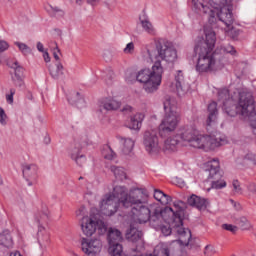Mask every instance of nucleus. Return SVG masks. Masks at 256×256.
I'll use <instances>...</instances> for the list:
<instances>
[{
  "mask_svg": "<svg viewBox=\"0 0 256 256\" xmlns=\"http://www.w3.org/2000/svg\"><path fill=\"white\" fill-rule=\"evenodd\" d=\"M242 163L244 165H249L252 163V165H256V155L253 152H248L246 155L242 158Z\"/></svg>",
  "mask_w": 256,
  "mask_h": 256,
  "instance_id": "obj_43",
  "label": "nucleus"
},
{
  "mask_svg": "<svg viewBox=\"0 0 256 256\" xmlns=\"http://www.w3.org/2000/svg\"><path fill=\"white\" fill-rule=\"evenodd\" d=\"M82 251L85 255L88 256H97L98 253H101L103 248V243L99 239H86L82 238L81 241Z\"/></svg>",
  "mask_w": 256,
  "mask_h": 256,
  "instance_id": "obj_15",
  "label": "nucleus"
},
{
  "mask_svg": "<svg viewBox=\"0 0 256 256\" xmlns=\"http://www.w3.org/2000/svg\"><path fill=\"white\" fill-rule=\"evenodd\" d=\"M204 14L207 15L208 19L207 24L204 26V33L206 28L209 31H214L213 29H217V27H219V22H221V20H219V11L210 8L207 13Z\"/></svg>",
  "mask_w": 256,
  "mask_h": 256,
  "instance_id": "obj_16",
  "label": "nucleus"
},
{
  "mask_svg": "<svg viewBox=\"0 0 256 256\" xmlns=\"http://www.w3.org/2000/svg\"><path fill=\"white\" fill-rule=\"evenodd\" d=\"M121 107V102L115 100V98H104L100 102V110L105 111H117Z\"/></svg>",
  "mask_w": 256,
  "mask_h": 256,
  "instance_id": "obj_19",
  "label": "nucleus"
},
{
  "mask_svg": "<svg viewBox=\"0 0 256 256\" xmlns=\"http://www.w3.org/2000/svg\"><path fill=\"white\" fill-rule=\"evenodd\" d=\"M118 139H120V141L123 143L122 152L124 155H129V153L133 151V147H135V141H133L131 138H123L121 136H118Z\"/></svg>",
  "mask_w": 256,
  "mask_h": 256,
  "instance_id": "obj_35",
  "label": "nucleus"
},
{
  "mask_svg": "<svg viewBox=\"0 0 256 256\" xmlns=\"http://www.w3.org/2000/svg\"><path fill=\"white\" fill-rule=\"evenodd\" d=\"M147 53L151 62L158 64V67H163L161 61H166V63L177 61V50L171 42L165 39L155 41L154 46L147 49Z\"/></svg>",
  "mask_w": 256,
  "mask_h": 256,
  "instance_id": "obj_5",
  "label": "nucleus"
},
{
  "mask_svg": "<svg viewBox=\"0 0 256 256\" xmlns=\"http://www.w3.org/2000/svg\"><path fill=\"white\" fill-rule=\"evenodd\" d=\"M143 190L134 189L128 194L125 186H116L113 188L112 194H106L100 203V211L102 215L111 217L115 215L119 208L129 209L131 205L141 203Z\"/></svg>",
  "mask_w": 256,
  "mask_h": 256,
  "instance_id": "obj_2",
  "label": "nucleus"
},
{
  "mask_svg": "<svg viewBox=\"0 0 256 256\" xmlns=\"http://www.w3.org/2000/svg\"><path fill=\"white\" fill-rule=\"evenodd\" d=\"M217 37L215 31L205 29V39L200 40L194 47V53L198 57H211L213 56V49H215V43Z\"/></svg>",
  "mask_w": 256,
  "mask_h": 256,
  "instance_id": "obj_8",
  "label": "nucleus"
},
{
  "mask_svg": "<svg viewBox=\"0 0 256 256\" xmlns=\"http://www.w3.org/2000/svg\"><path fill=\"white\" fill-rule=\"evenodd\" d=\"M140 22H141V25H142L144 31H146V33H149L150 35H153V33H155L153 24H151V22H149V20H141V18H140Z\"/></svg>",
  "mask_w": 256,
  "mask_h": 256,
  "instance_id": "obj_45",
  "label": "nucleus"
},
{
  "mask_svg": "<svg viewBox=\"0 0 256 256\" xmlns=\"http://www.w3.org/2000/svg\"><path fill=\"white\" fill-rule=\"evenodd\" d=\"M213 5H216V7H220L222 9L227 5V0H210Z\"/></svg>",
  "mask_w": 256,
  "mask_h": 256,
  "instance_id": "obj_56",
  "label": "nucleus"
},
{
  "mask_svg": "<svg viewBox=\"0 0 256 256\" xmlns=\"http://www.w3.org/2000/svg\"><path fill=\"white\" fill-rule=\"evenodd\" d=\"M13 95H15V89H10V94L6 96L8 103H13Z\"/></svg>",
  "mask_w": 256,
  "mask_h": 256,
  "instance_id": "obj_61",
  "label": "nucleus"
},
{
  "mask_svg": "<svg viewBox=\"0 0 256 256\" xmlns=\"http://www.w3.org/2000/svg\"><path fill=\"white\" fill-rule=\"evenodd\" d=\"M248 191H250V193H254L256 195V184L255 183H250L247 186Z\"/></svg>",
  "mask_w": 256,
  "mask_h": 256,
  "instance_id": "obj_62",
  "label": "nucleus"
},
{
  "mask_svg": "<svg viewBox=\"0 0 256 256\" xmlns=\"http://www.w3.org/2000/svg\"><path fill=\"white\" fill-rule=\"evenodd\" d=\"M244 117H248L250 126L252 127V133L256 135V109H255V99L252 96V109L246 112Z\"/></svg>",
  "mask_w": 256,
  "mask_h": 256,
  "instance_id": "obj_28",
  "label": "nucleus"
},
{
  "mask_svg": "<svg viewBox=\"0 0 256 256\" xmlns=\"http://www.w3.org/2000/svg\"><path fill=\"white\" fill-rule=\"evenodd\" d=\"M108 253L111 256H127L125 255V252H123V245H121V242L109 244Z\"/></svg>",
  "mask_w": 256,
  "mask_h": 256,
  "instance_id": "obj_34",
  "label": "nucleus"
},
{
  "mask_svg": "<svg viewBox=\"0 0 256 256\" xmlns=\"http://www.w3.org/2000/svg\"><path fill=\"white\" fill-rule=\"evenodd\" d=\"M163 105L165 115L159 125L158 131L160 137H169L177 129L180 116L179 112H177V102L171 96L164 97Z\"/></svg>",
  "mask_w": 256,
  "mask_h": 256,
  "instance_id": "obj_4",
  "label": "nucleus"
},
{
  "mask_svg": "<svg viewBox=\"0 0 256 256\" xmlns=\"http://www.w3.org/2000/svg\"><path fill=\"white\" fill-rule=\"evenodd\" d=\"M187 203L191 207H196L197 209H205L207 207V200L195 194H192L190 197H188Z\"/></svg>",
  "mask_w": 256,
  "mask_h": 256,
  "instance_id": "obj_24",
  "label": "nucleus"
},
{
  "mask_svg": "<svg viewBox=\"0 0 256 256\" xmlns=\"http://www.w3.org/2000/svg\"><path fill=\"white\" fill-rule=\"evenodd\" d=\"M13 83L16 87H23V85H25V82L23 81V77L22 76H14L12 78Z\"/></svg>",
  "mask_w": 256,
  "mask_h": 256,
  "instance_id": "obj_52",
  "label": "nucleus"
},
{
  "mask_svg": "<svg viewBox=\"0 0 256 256\" xmlns=\"http://www.w3.org/2000/svg\"><path fill=\"white\" fill-rule=\"evenodd\" d=\"M214 53H217V57H219V63H223V58L225 57V55H227V53H230V55H235V53H237V50H235V47H233L232 45H227L217 48Z\"/></svg>",
  "mask_w": 256,
  "mask_h": 256,
  "instance_id": "obj_26",
  "label": "nucleus"
},
{
  "mask_svg": "<svg viewBox=\"0 0 256 256\" xmlns=\"http://www.w3.org/2000/svg\"><path fill=\"white\" fill-rule=\"evenodd\" d=\"M11 67L15 71L14 77H23V72L25 71V69L23 68V66L19 65L18 61H14Z\"/></svg>",
  "mask_w": 256,
  "mask_h": 256,
  "instance_id": "obj_44",
  "label": "nucleus"
},
{
  "mask_svg": "<svg viewBox=\"0 0 256 256\" xmlns=\"http://www.w3.org/2000/svg\"><path fill=\"white\" fill-rule=\"evenodd\" d=\"M185 211H187V203L178 200L173 203V207L166 206L164 209L159 207L155 208L152 211V214L150 213L148 221L152 227H161V223H163L165 215H167V213H171L172 217H174V221L178 223L176 225V231L178 235H181V239L178 241L183 243V241H185L183 237H186L188 241L185 242L184 245H186V247H190V249H193L195 246L191 244V230L183 228V219H187Z\"/></svg>",
  "mask_w": 256,
  "mask_h": 256,
  "instance_id": "obj_1",
  "label": "nucleus"
},
{
  "mask_svg": "<svg viewBox=\"0 0 256 256\" xmlns=\"http://www.w3.org/2000/svg\"><path fill=\"white\" fill-rule=\"evenodd\" d=\"M37 165L35 164H29V165H25L23 167L22 173H23V177H25L26 181H35V179H37Z\"/></svg>",
  "mask_w": 256,
  "mask_h": 256,
  "instance_id": "obj_21",
  "label": "nucleus"
},
{
  "mask_svg": "<svg viewBox=\"0 0 256 256\" xmlns=\"http://www.w3.org/2000/svg\"><path fill=\"white\" fill-rule=\"evenodd\" d=\"M232 221L233 223H235V225H237L238 227H240V229L242 231H249V229H252V225L251 222L249 221V219H247V217L245 216H233L232 217Z\"/></svg>",
  "mask_w": 256,
  "mask_h": 256,
  "instance_id": "obj_25",
  "label": "nucleus"
},
{
  "mask_svg": "<svg viewBox=\"0 0 256 256\" xmlns=\"http://www.w3.org/2000/svg\"><path fill=\"white\" fill-rule=\"evenodd\" d=\"M145 199V193L142 191V196L140 202L136 204H132L131 206V213L134 221L136 223H147L149 221V217L151 215V209L147 206L143 205V200Z\"/></svg>",
  "mask_w": 256,
  "mask_h": 256,
  "instance_id": "obj_12",
  "label": "nucleus"
},
{
  "mask_svg": "<svg viewBox=\"0 0 256 256\" xmlns=\"http://www.w3.org/2000/svg\"><path fill=\"white\" fill-rule=\"evenodd\" d=\"M218 15L219 21L221 23H224V25H226L228 29L229 27H231V25H233V21H235V18L233 17V12L231 11V9L224 6L220 8V11H218Z\"/></svg>",
  "mask_w": 256,
  "mask_h": 256,
  "instance_id": "obj_18",
  "label": "nucleus"
},
{
  "mask_svg": "<svg viewBox=\"0 0 256 256\" xmlns=\"http://www.w3.org/2000/svg\"><path fill=\"white\" fill-rule=\"evenodd\" d=\"M217 253V250H215V246L208 244L204 248V255L205 256H213Z\"/></svg>",
  "mask_w": 256,
  "mask_h": 256,
  "instance_id": "obj_48",
  "label": "nucleus"
},
{
  "mask_svg": "<svg viewBox=\"0 0 256 256\" xmlns=\"http://www.w3.org/2000/svg\"><path fill=\"white\" fill-rule=\"evenodd\" d=\"M60 10L61 8L50 5V9L48 10V13L50 17H57V14L59 13Z\"/></svg>",
  "mask_w": 256,
  "mask_h": 256,
  "instance_id": "obj_53",
  "label": "nucleus"
},
{
  "mask_svg": "<svg viewBox=\"0 0 256 256\" xmlns=\"http://www.w3.org/2000/svg\"><path fill=\"white\" fill-rule=\"evenodd\" d=\"M14 45H17L19 51H21V53H23L24 55H29L31 53V48L25 43L15 42Z\"/></svg>",
  "mask_w": 256,
  "mask_h": 256,
  "instance_id": "obj_47",
  "label": "nucleus"
},
{
  "mask_svg": "<svg viewBox=\"0 0 256 256\" xmlns=\"http://www.w3.org/2000/svg\"><path fill=\"white\" fill-rule=\"evenodd\" d=\"M43 58L45 63H49L51 61V57L49 56V52H44Z\"/></svg>",
  "mask_w": 256,
  "mask_h": 256,
  "instance_id": "obj_63",
  "label": "nucleus"
},
{
  "mask_svg": "<svg viewBox=\"0 0 256 256\" xmlns=\"http://www.w3.org/2000/svg\"><path fill=\"white\" fill-rule=\"evenodd\" d=\"M76 161L77 165H79V167H83V165H85V162L87 161V159L85 158V155L80 154L74 158H72Z\"/></svg>",
  "mask_w": 256,
  "mask_h": 256,
  "instance_id": "obj_51",
  "label": "nucleus"
},
{
  "mask_svg": "<svg viewBox=\"0 0 256 256\" xmlns=\"http://www.w3.org/2000/svg\"><path fill=\"white\" fill-rule=\"evenodd\" d=\"M179 139H181L179 134L167 138L164 142V147L166 151H177Z\"/></svg>",
  "mask_w": 256,
  "mask_h": 256,
  "instance_id": "obj_30",
  "label": "nucleus"
},
{
  "mask_svg": "<svg viewBox=\"0 0 256 256\" xmlns=\"http://www.w3.org/2000/svg\"><path fill=\"white\" fill-rule=\"evenodd\" d=\"M160 229L165 237H169V235H171V233H172L171 226H169V225L160 226Z\"/></svg>",
  "mask_w": 256,
  "mask_h": 256,
  "instance_id": "obj_55",
  "label": "nucleus"
},
{
  "mask_svg": "<svg viewBox=\"0 0 256 256\" xmlns=\"http://www.w3.org/2000/svg\"><path fill=\"white\" fill-rule=\"evenodd\" d=\"M102 155L104 159H107L108 161H113V159L117 157V154L109 146L103 148Z\"/></svg>",
  "mask_w": 256,
  "mask_h": 256,
  "instance_id": "obj_42",
  "label": "nucleus"
},
{
  "mask_svg": "<svg viewBox=\"0 0 256 256\" xmlns=\"http://www.w3.org/2000/svg\"><path fill=\"white\" fill-rule=\"evenodd\" d=\"M208 171L210 179H214L212 181V189H223L227 187V182L225 180H221V171H219V160L213 159L208 162Z\"/></svg>",
  "mask_w": 256,
  "mask_h": 256,
  "instance_id": "obj_14",
  "label": "nucleus"
},
{
  "mask_svg": "<svg viewBox=\"0 0 256 256\" xmlns=\"http://www.w3.org/2000/svg\"><path fill=\"white\" fill-rule=\"evenodd\" d=\"M143 119H145V115L143 113H137L134 116H131L128 123L129 129L139 131V129H141V126L143 125Z\"/></svg>",
  "mask_w": 256,
  "mask_h": 256,
  "instance_id": "obj_23",
  "label": "nucleus"
},
{
  "mask_svg": "<svg viewBox=\"0 0 256 256\" xmlns=\"http://www.w3.org/2000/svg\"><path fill=\"white\" fill-rule=\"evenodd\" d=\"M0 246L6 247L7 249L13 247V238L9 230H4L0 233Z\"/></svg>",
  "mask_w": 256,
  "mask_h": 256,
  "instance_id": "obj_32",
  "label": "nucleus"
},
{
  "mask_svg": "<svg viewBox=\"0 0 256 256\" xmlns=\"http://www.w3.org/2000/svg\"><path fill=\"white\" fill-rule=\"evenodd\" d=\"M143 237V232L135 226V224H130V228L126 231V239L132 243H137Z\"/></svg>",
  "mask_w": 256,
  "mask_h": 256,
  "instance_id": "obj_20",
  "label": "nucleus"
},
{
  "mask_svg": "<svg viewBox=\"0 0 256 256\" xmlns=\"http://www.w3.org/2000/svg\"><path fill=\"white\" fill-rule=\"evenodd\" d=\"M182 141L189 143L194 149H202V151H215L217 147L227 145L229 140L223 135H202L192 126H184L178 134Z\"/></svg>",
  "mask_w": 256,
  "mask_h": 256,
  "instance_id": "obj_3",
  "label": "nucleus"
},
{
  "mask_svg": "<svg viewBox=\"0 0 256 256\" xmlns=\"http://www.w3.org/2000/svg\"><path fill=\"white\" fill-rule=\"evenodd\" d=\"M223 63H219V56L217 52H213L212 56H198V61L196 65V71L198 73H210L215 71V69H221Z\"/></svg>",
  "mask_w": 256,
  "mask_h": 256,
  "instance_id": "obj_11",
  "label": "nucleus"
},
{
  "mask_svg": "<svg viewBox=\"0 0 256 256\" xmlns=\"http://www.w3.org/2000/svg\"><path fill=\"white\" fill-rule=\"evenodd\" d=\"M222 229H225V231H230V233H233V234L239 231V227L232 224H222Z\"/></svg>",
  "mask_w": 256,
  "mask_h": 256,
  "instance_id": "obj_49",
  "label": "nucleus"
},
{
  "mask_svg": "<svg viewBox=\"0 0 256 256\" xmlns=\"http://www.w3.org/2000/svg\"><path fill=\"white\" fill-rule=\"evenodd\" d=\"M192 3L194 9L200 13H207L211 9L207 6V2L203 0H192Z\"/></svg>",
  "mask_w": 256,
  "mask_h": 256,
  "instance_id": "obj_38",
  "label": "nucleus"
},
{
  "mask_svg": "<svg viewBox=\"0 0 256 256\" xmlns=\"http://www.w3.org/2000/svg\"><path fill=\"white\" fill-rule=\"evenodd\" d=\"M81 229L86 237H92L98 231V235H105L107 233V224L103 220H93L89 216H84L81 222Z\"/></svg>",
  "mask_w": 256,
  "mask_h": 256,
  "instance_id": "obj_10",
  "label": "nucleus"
},
{
  "mask_svg": "<svg viewBox=\"0 0 256 256\" xmlns=\"http://www.w3.org/2000/svg\"><path fill=\"white\" fill-rule=\"evenodd\" d=\"M5 119H7V114H5V110L0 107V123H1V125H6L7 124Z\"/></svg>",
  "mask_w": 256,
  "mask_h": 256,
  "instance_id": "obj_59",
  "label": "nucleus"
},
{
  "mask_svg": "<svg viewBox=\"0 0 256 256\" xmlns=\"http://www.w3.org/2000/svg\"><path fill=\"white\" fill-rule=\"evenodd\" d=\"M37 239L40 247H47L49 245V234L45 232L44 227L38 229Z\"/></svg>",
  "mask_w": 256,
  "mask_h": 256,
  "instance_id": "obj_36",
  "label": "nucleus"
},
{
  "mask_svg": "<svg viewBox=\"0 0 256 256\" xmlns=\"http://www.w3.org/2000/svg\"><path fill=\"white\" fill-rule=\"evenodd\" d=\"M9 49V44L6 41L0 40V53L7 51Z\"/></svg>",
  "mask_w": 256,
  "mask_h": 256,
  "instance_id": "obj_60",
  "label": "nucleus"
},
{
  "mask_svg": "<svg viewBox=\"0 0 256 256\" xmlns=\"http://www.w3.org/2000/svg\"><path fill=\"white\" fill-rule=\"evenodd\" d=\"M120 111L123 113V115H131V113H133V107L126 104L121 108Z\"/></svg>",
  "mask_w": 256,
  "mask_h": 256,
  "instance_id": "obj_54",
  "label": "nucleus"
},
{
  "mask_svg": "<svg viewBox=\"0 0 256 256\" xmlns=\"http://www.w3.org/2000/svg\"><path fill=\"white\" fill-rule=\"evenodd\" d=\"M208 118L206 120V126L211 127L217 121V102H212L208 105Z\"/></svg>",
  "mask_w": 256,
  "mask_h": 256,
  "instance_id": "obj_22",
  "label": "nucleus"
},
{
  "mask_svg": "<svg viewBox=\"0 0 256 256\" xmlns=\"http://www.w3.org/2000/svg\"><path fill=\"white\" fill-rule=\"evenodd\" d=\"M55 45H56V47L53 50V57H54L55 61H57L58 63H61L60 58H59V55L61 54V50L59 49V46H57V44H55Z\"/></svg>",
  "mask_w": 256,
  "mask_h": 256,
  "instance_id": "obj_57",
  "label": "nucleus"
},
{
  "mask_svg": "<svg viewBox=\"0 0 256 256\" xmlns=\"http://www.w3.org/2000/svg\"><path fill=\"white\" fill-rule=\"evenodd\" d=\"M218 99L222 101L224 107H227L228 103H231V97L229 96V90L227 88L218 91Z\"/></svg>",
  "mask_w": 256,
  "mask_h": 256,
  "instance_id": "obj_39",
  "label": "nucleus"
},
{
  "mask_svg": "<svg viewBox=\"0 0 256 256\" xmlns=\"http://www.w3.org/2000/svg\"><path fill=\"white\" fill-rule=\"evenodd\" d=\"M175 87L177 93H187L190 89L189 82L185 81V76L181 70H178L175 76Z\"/></svg>",
  "mask_w": 256,
  "mask_h": 256,
  "instance_id": "obj_17",
  "label": "nucleus"
},
{
  "mask_svg": "<svg viewBox=\"0 0 256 256\" xmlns=\"http://www.w3.org/2000/svg\"><path fill=\"white\" fill-rule=\"evenodd\" d=\"M163 67H160L158 63H154L152 68L142 69L138 72L136 79L139 83H143V89L146 93H155L161 81L163 79Z\"/></svg>",
  "mask_w": 256,
  "mask_h": 256,
  "instance_id": "obj_6",
  "label": "nucleus"
},
{
  "mask_svg": "<svg viewBox=\"0 0 256 256\" xmlns=\"http://www.w3.org/2000/svg\"><path fill=\"white\" fill-rule=\"evenodd\" d=\"M68 102L70 105H75L78 109H83L85 107V99L81 97V93L73 92L68 97Z\"/></svg>",
  "mask_w": 256,
  "mask_h": 256,
  "instance_id": "obj_27",
  "label": "nucleus"
},
{
  "mask_svg": "<svg viewBox=\"0 0 256 256\" xmlns=\"http://www.w3.org/2000/svg\"><path fill=\"white\" fill-rule=\"evenodd\" d=\"M110 170L112 173H114V176L118 181H125L127 179V174L125 173V170L122 167L119 166H111Z\"/></svg>",
  "mask_w": 256,
  "mask_h": 256,
  "instance_id": "obj_37",
  "label": "nucleus"
},
{
  "mask_svg": "<svg viewBox=\"0 0 256 256\" xmlns=\"http://www.w3.org/2000/svg\"><path fill=\"white\" fill-rule=\"evenodd\" d=\"M123 51L126 55H133L135 53V44L133 42L128 43Z\"/></svg>",
  "mask_w": 256,
  "mask_h": 256,
  "instance_id": "obj_50",
  "label": "nucleus"
},
{
  "mask_svg": "<svg viewBox=\"0 0 256 256\" xmlns=\"http://www.w3.org/2000/svg\"><path fill=\"white\" fill-rule=\"evenodd\" d=\"M224 109L229 117H235L237 115H243L253 109V94L251 92L241 91L239 92V101L237 104H232V100L224 106Z\"/></svg>",
  "mask_w": 256,
  "mask_h": 256,
  "instance_id": "obj_7",
  "label": "nucleus"
},
{
  "mask_svg": "<svg viewBox=\"0 0 256 256\" xmlns=\"http://www.w3.org/2000/svg\"><path fill=\"white\" fill-rule=\"evenodd\" d=\"M228 32H229V34L231 35V37L233 38V39H235L236 37H239V33H240V31L239 30H237V29H235L234 27H229L228 28Z\"/></svg>",
  "mask_w": 256,
  "mask_h": 256,
  "instance_id": "obj_58",
  "label": "nucleus"
},
{
  "mask_svg": "<svg viewBox=\"0 0 256 256\" xmlns=\"http://www.w3.org/2000/svg\"><path fill=\"white\" fill-rule=\"evenodd\" d=\"M158 131L155 129L145 130L142 136V145L147 153H157L161 149L159 146Z\"/></svg>",
  "mask_w": 256,
  "mask_h": 256,
  "instance_id": "obj_13",
  "label": "nucleus"
},
{
  "mask_svg": "<svg viewBox=\"0 0 256 256\" xmlns=\"http://www.w3.org/2000/svg\"><path fill=\"white\" fill-rule=\"evenodd\" d=\"M132 256H181V242L174 240L171 243L158 244L153 254L141 255L139 252Z\"/></svg>",
  "mask_w": 256,
  "mask_h": 256,
  "instance_id": "obj_9",
  "label": "nucleus"
},
{
  "mask_svg": "<svg viewBox=\"0 0 256 256\" xmlns=\"http://www.w3.org/2000/svg\"><path fill=\"white\" fill-rule=\"evenodd\" d=\"M35 221L38 223V227H43V224L49 221V209L47 207H43L41 211H38L35 214Z\"/></svg>",
  "mask_w": 256,
  "mask_h": 256,
  "instance_id": "obj_29",
  "label": "nucleus"
},
{
  "mask_svg": "<svg viewBox=\"0 0 256 256\" xmlns=\"http://www.w3.org/2000/svg\"><path fill=\"white\" fill-rule=\"evenodd\" d=\"M232 186H233L232 191L234 195H243V188H241V183L239 182V180H233Z\"/></svg>",
  "mask_w": 256,
  "mask_h": 256,
  "instance_id": "obj_46",
  "label": "nucleus"
},
{
  "mask_svg": "<svg viewBox=\"0 0 256 256\" xmlns=\"http://www.w3.org/2000/svg\"><path fill=\"white\" fill-rule=\"evenodd\" d=\"M154 199H156V201H159V203H161L162 205H169V203H171V201H173V199L171 198V196L165 194L163 191L161 190H154Z\"/></svg>",
  "mask_w": 256,
  "mask_h": 256,
  "instance_id": "obj_33",
  "label": "nucleus"
},
{
  "mask_svg": "<svg viewBox=\"0 0 256 256\" xmlns=\"http://www.w3.org/2000/svg\"><path fill=\"white\" fill-rule=\"evenodd\" d=\"M50 75L53 79H59L63 75V64L61 62L56 63V68H49Z\"/></svg>",
  "mask_w": 256,
  "mask_h": 256,
  "instance_id": "obj_41",
  "label": "nucleus"
},
{
  "mask_svg": "<svg viewBox=\"0 0 256 256\" xmlns=\"http://www.w3.org/2000/svg\"><path fill=\"white\" fill-rule=\"evenodd\" d=\"M37 49H38V51H40V53H43L45 51V48L43 47V43L38 42Z\"/></svg>",
  "mask_w": 256,
  "mask_h": 256,
  "instance_id": "obj_64",
  "label": "nucleus"
},
{
  "mask_svg": "<svg viewBox=\"0 0 256 256\" xmlns=\"http://www.w3.org/2000/svg\"><path fill=\"white\" fill-rule=\"evenodd\" d=\"M68 151L71 159H75V157L81 155V144L79 142H74L70 145Z\"/></svg>",
  "mask_w": 256,
  "mask_h": 256,
  "instance_id": "obj_40",
  "label": "nucleus"
},
{
  "mask_svg": "<svg viewBox=\"0 0 256 256\" xmlns=\"http://www.w3.org/2000/svg\"><path fill=\"white\" fill-rule=\"evenodd\" d=\"M123 241V235L121 234V231L115 229V228H109L108 230V243H121Z\"/></svg>",
  "mask_w": 256,
  "mask_h": 256,
  "instance_id": "obj_31",
  "label": "nucleus"
}]
</instances>
